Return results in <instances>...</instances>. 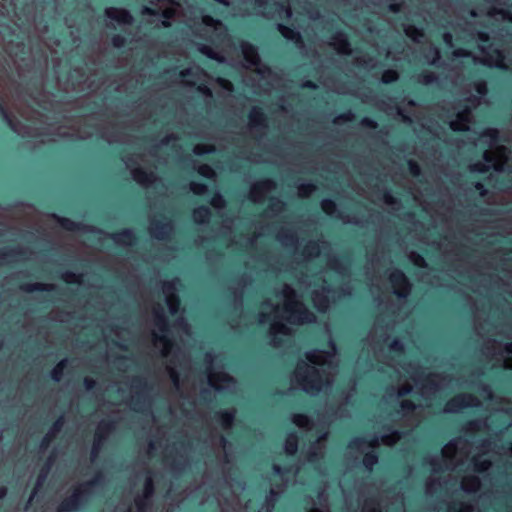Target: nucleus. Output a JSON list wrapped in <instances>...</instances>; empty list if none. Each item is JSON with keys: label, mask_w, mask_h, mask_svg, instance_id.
I'll list each match as a JSON object with an SVG mask.
<instances>
[{"label": "nucleus", "mask_w": 512, "mask_h": 512, "mask_svg": "<svg viewBox=\"0 0 512 512\" xmlns=\"http://www.w3.org/2000/svg\"><path fill=\"white\" fill-rule=\"evenodd\" d=\"M283 306L273 305L270 302H264L261 305L259 321L261 323H270V335L274 346H279L280 335L287 336L291 333L283 321L291 324H303L314 321V315L309 312L304 305L297 299L295 291L288 285H284L282 292Z\"/></svg>", "instance_id": "f257e3e1"}, {"label": "nucleus", "mask_w": 512, "mask_h": 512, "mask_svg": "<svg viewBox=\"0 0 512 512\" xmlns=\"http://www.w3.org/2000/svg\"><path fill=\"white\" fill-rule=\"evenodd\" d=\"M333 355L323 351H313L307 354L312 364L299 363L295 370V379L303 390L310 394L319 392L324 384H330L334 365Z\"/></svg>", "instance_id": "f03ea898"}, {"label": "nucleus", "mask_w": 512, "mask_h": 512, "mask_svg": "<svg viewBox=\"0 0 512 512\" xmlns=\"http://www.w3.org/2000/svg\"><path fill=\"white\" fill-rule=\"evenodd\" d=\"M467 440L457 439L451 441L442 449V458L446 470H454L470 453Z\"/></svg>", "instance_id": "7ed1b4c3"}, {"label": "nucleus", "mask_w": 512, "mask_h": 512, "mask_svg": "<svg viewBox=\"0 0 512 512\" xmlns=\"http://www.w3.org/2000/svg\"><path fill=\"white\" fill-rule=\"evenodd\" d=\"M205 361L208 365L209 384L217 390L230 389L235 385V379L222 370V364L216 361V357L207 354Z\"/></svg>", "instance_id": "20e7f679"}, {"label": "nucleus", "mask_w": 512, "mask_h": 512, "mask_svg": "<svg viewBox=\"0 0 512 512\" xmlns=\"http://www.w3.org/2000/svg\"><path fill=\"white\" fill-rule=\"evenodd\" d=\"M241 49L248 68L252 69L260 77V80L266 81L268 86H273L275 78L270 69L261 63L257 49L249 43H242Z\"/></svg>", "instance_id": "39448f33"}, {"label": "nucleus", "mask_w": 512, "mask_h": 512, "mask_svg": "<svg viewBox=\"0 0 512 512\" xmlns=\"http://www.w3.org/2000/svg\"><path fill=\"white\" fill-rule=\"evenodd\" d=\"M153 314L154 323L157 328V331L153 330V343L156 348L160 349L163 356H167L172 347V343L167 335L163 308L160 305L154 307Z\"/></svg>", "instance_id": "423d86ee"}, {"label": "nucleus", "mask_w": 512, "mask_h": 512, "mask_svg": "<svg viewBox=\"0 0 512 512\" xmlns=\"http://www.w3.org/2000/svg\"><path fill=\"white\" fill-rule=\"evenodd\" d=\"M407 373L416 385H420V389L423 393H430L446 385V377L438 374L428 375L422 380L424 371L414 365H409Z\"/></svg>", "instance_id": "0eeeda50"}, {"label": "nucleus", "mask_w": 512, "mask_h": 512, "mask_svg": "<svg viewBox=\"0 0 512 512\" xmlns=\"http://www.w3.org/2000/svg\"><path fill=\"white\" fill-rule=\"evenodd\" d=\"M485 163H476L471 166L472 171L483 172L486 167H493L496 171H501L508 159V150L504 146H498L495 149L487 150L484 153Z\"/></svg>", "instance_id": "6e6552de"}, {"label": "nucleus", "mask_w": 512, "mask_h": 512, "mask_svg": "<svg viewBox=\"0 0 512 512\" xmlns=\"http://www.w3.org/2000/svg\"><path fill=\"white\" fill-rule=\"evenodd\" d=\"M100 477L101 475H98L94 480L81 484L79 487H77L73 494L61 503L59 507V512H68L76 509L79 505V502L97 484Z\"/></svg>", "instance_id": "1a4fd4ad"}, {"label": "nucleus", "mask_w": 512, "mask_h": 512, "mask_svg": "<svg viewBox=\"0 0 512 512\" xmlns=\"http://www.w3.org/2000/svg\"><path fill=\"white\" fill-rule=\"evenodd\" d=\"M487 356H501L503 358L504 368L512 369V356H505L504 354H512V343L501 345L496 341H488L485 346V352Z\"/></svg>", "instance_id": "9d476101"}, {"label": "nucleus", "mask_w": 512, "mask_h": 512, "mask_svg": "<svg viewBox=\"0 0 512 512\" xmlns=\"http://www.w3.org/2000/svg\"><path fill=\"white\" fill-rule=\"evenodd\" d=\"M479 400L470 394H461L451 399L445 406V412H458L462 408L477 406Z\"/></svg>", "instance_id": "9b49d317"}, {"label": "nucleus", "mask_w": 512, "mask_h": 512, "mask_svg": "<svg viewBox=\"0 0 512 512\" xmlns=\"http://www.w3.org/2000/svg\"><path fill=\"white\" fill-rule=\"evenodd\" d=\"M178 283L179 280L164 282L162 287L171 314H175L179 308V300L175 295Z\"/></svg>", "instance_id": "f8f14e48"}, {"label": "nucleus", "mask_w": 512, "mask_h": 512, "mask_svg": "<svg viewBox=\"0 0 512 512\" xmlns=\"http://www.w3.org/2000/svg\"><path fill=\"white\" fill-rule=\"evenodd\" d=\"M390 282L394 293L400 297H405L410 292V284L406 276L400 271H394L390 274Z\"/></svg>", "instance_id": "ddd939ff"}, {"label": "nucleus", "mask_w": 512, "mask_h": 512, "mask_svg": "<svg viewBox=\"0 0 512 512\" xmlns=\"http://www.w3.org/2000/svg\"><path fill=\"white\" fill-rule=\"evenodd\" d=\"M141 479L143 480V495L135 498V506L137 512H143L146 506V500H148L153 494V479L146 472Z\"/></svg>", "instance_id": "4468645a"}, {"label": "nucleus", "mask_w": 512, "mask_h": 512, "mask_svg": "<svg viewBox=\"0 0 512 512\" xmlns=\"http://www.w3.org/2000/svg\"><path fill=\"white\" fill-rule=\"evenodd\" d=\"M275 183L271 180H264L255 183L250 191V198L253 202H260L264 196L274 190Z\"/></svg>", "instance_id": "2eb2a0df"}, {"label": "nucleus", "mask_w": 512, "mask_h": 512, "mask_svg": "<svg viewBox=\"0 0 512 512\" xmlns=\"http://www.w3.org/2000/svg\"><path fill=\"white\" fill-rule=\"evenodd\" d=\"M149 229H150L151 235L154 238L165 239L172 232V225L166 219H162V220L153 219L151 221Z\"/></svg>", "instance_id": "dca6fc26"}, {"label": "nucleus", "mask_w": 512, "mask_h": 512, "mask_svg": "<svg viewBox=\"0 0 512 512\" xmlns=\"http://www.w3.org/2000/svg\"><path fill=\"white\" fill-rule=\"evenodd\" d=\"M112 424L110 422L102 421L96 430L95 440L92 448V457L95 458L100 450L101 442L106 438L109 432L112 430Z\"/></svg>", "instance_id": "f3484780"}, {"label": "nucleus", "mask_w": 512, "mask_h": 512, "mask_svg": "<svg viewBox=\"0 0 512 512\" xmlns=\"http://www.w3.org/2000/svg\"><path fill=\"white\" fill-rule=\"evenodd\" d=\"M472 121L471 112L469 109H464L457 114L455 120L450 122V127L454 131H465L469 129V124Z\"/></svg>", "instance_id": "a211bd4d"}, {"label": "nucleus", "mask_w": 512, "mask_h": 512, "mask_svg": "<svg viewBox=\"0 0 512 512\" xmlns=\"http://www.w3.org/2000/svg\"><path fill=\"white\" fill-rule=\"evenodd\" d=\"M165 465L170 467L173 471H179L186 465V456L183 453H175L173 455V450L167 451L164 459Z\"/></svg>", "instance_id": "6ab92c4d"}, {"label": "nucleus", "mask_w": 512, "mask_h": 512, "mask_svg": "<svg viewBox=\"0 0 512 512\" xmlns=\"http://www.w3.org/2000/svg\"><path fill=\"white\" fill-rule=\"evenodd\" d=\"M105 15L120 24H131L133 21V17L125 9L110 7L105 10Z\"/></svg>", "instance_id": "aec40b11"}, {"label": "nucleus", "mask_w": 512, "mask_h": 512, "mask_svg": "<svg viewBox=\"0 0 512 512\" xmlns=\"http://www.w3.org/2000/svg\"><path fill=\"white\" fill-rule=\"evenodd\" d=\"M339 54L349 55L352 50L346 36L342 33H337L331 38L329 43Z\"/></svg>", "instance_id": "412c9836"}, {"label": "nucleus", "mask_w": 512, "mask_h": 512, "mask_svg": "<svg viewBox=\"0 0 512 512\" xmlns=\"http://www.w3.org/2000/svg\"><path fill=\"white\" fill-rule=\"evenodd\" d=\"M132 175L135 181L143 186H148L157 180L154 173L144 171L142 168L132 170Z\"/></svg>", "instance_id": "4be33fe9"}, {"label": "nucleus", "mask_w": 512, "mask_h": 512, "mask_svg": "<svg viewBox=\"0 0 512 512\" xmlns=\"http://www.w3.org/2000/svg\"><path fill=\"white\" fill-rule=\"evenodd\" d=\"M265 117L264 114L258 109L253 108L249 115V125L252 130L264 128Z\"/></svg>", "instance_id": "5701e85b"}, {"label": "nucleus", "mask_w": 512, "mask_h": 512, "mask_svg": "<svg viewBox=\"0 0 512 512\" xmlns=\"http://www.w3.org/2000/svg\"><path fill=\"white\" fill-rule=\"evenodd\" d=\"M461 487L466 492H476L480 488V480L477 476H466L461 481Z\"/></svg>", "instance_id": "b1692460"}, {"label": "nucleus", "mask_w": 512, "mask_h": 512, "mask_svg": "<svg viewBox=\"0 0 512 512\" xmlns=\"http://www.w3.org/2000/svg\"><path fill=\"white\" fill-rule=\"evenodd\" d=\"M278 30L285 38L295 41L300 48L304 46L301 35L298 32H295L294 30L281 24L278 25Z\"/></svg>", "instance_id": "393cba45"}, {"label": "nucleus", "mask_w": 512, "mask_h": 512, "mask_svg": "<svg viewBox=\"0 0 512 512\" xmlns=\"http://www.w3.org/2000/svg\"><path fill=\"white\" fill-rule=\"evenodd\" d=\"M312 300L315 307L320 311H325L328 308L329 300L324 291H314L312 294Z\"/></svg>", "instance_id": "a878e982"}, {"label": "nucleus", "mask_w": 512, "mask_h": 512, "mask_svg": "<svg viewBox=\"0 0 512 512\" xmlns=\"http://www.w3.org/2000/svg\"><path fill=\"white\" fill-rule=\"evenodd\" d=\"M202 22L206 26L213 27V29L216 32H218L219 34H223L226 31V28L223 25V23L221 21H219V20H215L211 16H208V15L203 16L202 17Z\"/></svg>", "instance_id": "bb28decb"}, {"label": "nucleus", "mask_w": 512, "mask_h": 512, "mask_svg": "<svg viewBox=\"0 0 512 512\" xmlns=\"http://www.w3.org/2000/svg\"><path fill=\"white\" fill-rule=\"evenodd\" d=\"M433 466V475L430 477L429 481L427 482L426 490L428 493H433L436 490V483L439 482L440 477L437 476L438 473L441 472L440 465H437L436 463H432Z\"/></svg>", "instance_id": "cd10ccee"}, {"label": "nucleus", "mask_w": 512, "mask_h": 512, "mask_svg": "<svg viewBox=\"0 0 512 512\" xmlns=\"http://www.w3.org/2000/svg\"><path fill=\"white\" fill-rule=\"evenodd\" d=\"M277 238L284 246H293L296 242L295 235L290 230H281Z\"/></svg>", "instance_id": "c85d7f7f"}, {"label": "nucleus", "mask_w": 512, "mask_h": 512, "mask_svg": "<svg viewBox=\"0 0 512 512\" xmlns=\"http://www.w3.org/2000/svg\"><path fill=\"white\" fill-rule=\"evenodd\" d=\"M379 445L378 439H373L369 442L363 439H356L351 443V447L355 446L361 452H364L367 448H374Z\"/></svg>", "instance_id": "c756f323"}, {"label": "nucleus", "mask_w": 512, "mask_h": 512, "mask_svg": "<svg viewBox=\"0 0 512 512\" xmlns=\"http://www.w3.org/2000/svg\"><path fill=\"white\" fill-rule=\"evenodd\" d=\"M404 32L409 38H411L415 42H420L421 39L424 37L423 31L412 25L405 26Z\"/></svg>", "instance_id": "7c9ffc66"}, {"label": "nucleus", "mask_w": 512, "mask_h": 512, "mask_svg": "<svg viewBox=\"0 0 512 512\" xmlns=\"http://www.w3.org/2000/svg\"><path fill=\"white\" fill-rule=\"evenodd\" d=\"M210 216V210L207 207H199L194 210L193 218L197 223H205Z\"/></svg>", "instance_id": "2f4dec72"}, {"label": "nucleus", "mask_w": 512, "mask_h": 512, "mask_svg": "<svg viewBox=\"0 0 512 512\" xmlns=\"http://www.w3.org/2000/svg\"><path fill=\"white\" fill-rule=\"evenodd\" d=\"M298 447V438L294 434L288 435L285 441V452L289 455L296 453Z\"/></svg>", "instance_id": "473e14b6"}, {"label": "nucleus", "mask_w": 512, "mask_h": 512, "mask_svg": "<svg viewBox=\"0 0 512 512\" xmlns=\"http://www.w3.org/2000/svg\"><path fill=\"white\" fill-rule=\"evenodd\" d=\"M114 240L122 245H131L134 241V236L131 231H123L122 233L114 235Z\"/></svg>", "instance_id": "72a5a7b5"}, {"label": "nucleus", "mask_w": 512, "mask_h": 512, "mask_svg": "<svg viewBox=\"0 0 512 512\" xmlns=\"http://www.w3.org/2000/svg\"><path fill=\"white\" fill-rule=\"evenodd\" d=\"M107 397L113 401L122 400L125 398L122 388L116 387L115 385L110 386L106 389Z\"/></svg>", "instance_id": "f704fd0d"}, {"label": "nucleus", "mask_w": 512, "mask_h": 512, "mask_svg": "<svg viewBox=\"0 0 512 512\" xmlns=\"http://www.w3.org/2000/svg\"><path fill=\"white\" fill-rule=\"evenodd\" d=\"M321 248L318 243L310 242L304 249L303 255L305 258L316 257L320 254Z\"/></svg>", "instance_id": "c9c22d12"}, {"label": "nucleus", "mask_w": 512, "mask_h": 512, "mask_svg": "<svg viewBox=\"0 0 512 512\" xmlns=\"http://www.w3.org/2000/svg\"><path fill=\"white\" fill-rule=\"evenodd\" d=\"M234 410L224 411L220 413L221 425L224 429H229L234 420Z\"/></svg>", "instance_id": "e433bc0d"}, {"label": "nucleus", "mask_w": 512, "mask_h": 512, "mask_svg": "<svg viewBox=\"0 0 512 512\" xmlns=\"http://www.w3.org/2000/svg\"><path fill=\"white\" fill-rule=\"evenodd\" d=\"M473 506L466 503H452L448 506L447 512H472Z\"/></svg>", "instance_id": "4c0bfd02"}, {"label": "nucleus", "mask_w": 512, "mask_h": 512, "mask_svg": "<svg viewBox=\"0 0 512 512\" xmlns=\"http://www.w3.org/2000/svg\"><path fill=\"white\" fill-rule=\"evenodd\" d=\"M293 422L295 425H297L299 428H305L310 429L311 428V422L310 419L302 414H296L293 416Z\"/></svg>", "instance_id": "58836bf2"}, {"label": "nucleus", "mask_w": 512, "mask_h": 512, "mask_svg": "<svg viewBox=\"0 0 512 512\" xmlns=\"http://www.w3.org/2000/svg\"><path fill=\"white\" fill-rule=\"evenodd\" d=\"M473 463H474L476 470H478L480 472L488 470L489 467L491 466V461L489 459L482 458V457H474Z\"/></svg>", "instance_id": "ea45409f"}, {"label": "nucleus", "mask_w": 512, "mask_h": 512, "mask_svg": "<svg viewBox=\"0 0 512 512\" xmlns=\"http://www.w3.org/2000/svg\"><path fill=\"white\" fill-rule=\"evenodd\" d=\"M488 14L491 16V17H495V18H501L502 20H508L510 22H512V13L510 12H507L503 9H496V8H492Z\"/></svg>", "instance_id": "a19ab883"}, {"label": "nucleus", "mask_w": 512, "mask_h": 512, "mask_svg": "<svg viewBox=\"0 0 512 512\" xmlns=\"http://www.w3.org/2000/svg\"><path fill=\"white\" fill-rule=\"evenodd\" d=\"M166 369L176 389H179V375L176 369V365L171 361L167 364Z\"/></svg>", "instance_id": "79ce46f5"}, {"label": "nucleus", "mask_w": 512, "mask_h": 512, "mask_svg": "<svg viewBox=\"0 0 512 512\" xmlns=\"http://www.w3.org/2000/svg\"><path fill=\"white\" fill-rule=\"evenodd\" d=\"M457 57H471L473 59L474 63L479 62L478 57L474 56L470 51L462 49V48L456 49L453 51L452 58H457Z\"/></svg>", "instance_id": "37998d69"}, {"label": "nucleus", "mask_w": 512, "mask_h": 512, "mask_svg": "<svg viewBox=\"0 0 512 512\" xmlns=\"http://www.w3.org/2000/svg\"><path fill=\"white\" fill-rule=\"evenodd\" d=\"M50 289H53V285L34 283V284H27V285L23 286V290H25L27 292H33L35 290H50Z\"/></svg>", "instance_id": "c03bdc74"}, {"label": "nucleus", "mask_w": 512, "mask_h": 512, "mask_svg": "<svg viewBox=\"0 0 512 512\" xmlns=\"http://www.w3.org/2000/svg\"><path fill=\"white\" fill-rule=\"evenodd\" d=\"M66 362H67L66 360L60 361L57 364V366L52 370V378L55 379L56 381L60 380L63 370L66 366Z\"/></svg>", "instance_id": "a18cd8bd"}, {"label": "nucleus", "mask_w": 512, "mask_h": 512, "mask_svg": "<svg viewBox=\"0 0 512 512\" xmlns=\"http://www.w3.org/2000/svg\"><path fill=\"white\" fill-rule=\"evenodd\" d=\"M362 512H381L379 504L374 500H367L364 503Z\"/></svg>", "instance_id": "49530a36"}, {"label": "nucleus", "mask_w": 512, "mask_h": 512, "mask_svg": "<svg viewBox=\"0 0 512 512\" xmlns=\"http://www.w3.org/2000/svg\"><path fill=\"white\" fill-rule=\"evenodd\" d=\"M176 11H177L176 7L171 6V7L165 8L163 10L162 14H163L165 19H170V18H172L175 15ZM162 25L164 27H168V26H170V23L167 20H164L162 22Z\"/></svg>", "instance_id": "de8ad7c7"}, {"label": "nucleus", "mask_w": 512, "mask_h": 512, "mask_svg": "<svg viewBox=\"0 0 512 512\" xmlns=\"http://www.w3.org/2000/svg\"><path fill=\"white\" fill-rule=\"evenodd\" d=\"M378 461V458L373 453H366L363 458V464L365 467H367L369 470L372 469L373 465L376 464Z\"/></svg>", "instance_id": "09e8293b"}, {"label": "nucleus", "mask_w": 512, "mask_h": 512, "mask_svg": "<svg viewBox=\"0 0 512 512\" xmlns=\"http://www.w3.org/2000/svg\"><path fill=\"white\" fill-rule=\"evenodd\" d=\"M315 188L316 187L314 185H311V184L300 185L298 187V195L300 197H307V196H309L315 190Z\"/></svg>", "instance_id": "8fccbe9b"}, {"label": "nucleus", "mask_w": 512, "mask_h": 512, "mask_svg": "<svg viewBox=\"0 0 512 512\" xmlns=\"http://www.w3.org/2000/svg\"><path fill=\"white\" fill-rule=\"evenodd\" d=\"M400 435L398 432H394L390 435H386L382 437V443L388 446L394 445L397 441H399Z\"/></svg>", "instance_id": "3c124183"}, {"label": "nucleus", "mask_w": 512, "mask_h": 512, "mask_svg": "<svg viewBox=\"0 0 512 512\" xmlns=\"http://www.w3.org/2000/svg\"><path fill=\"white\" fill-rule=\"evenodd\" d=\"M63 424H64V420L63 418H59L53 425L51 431L46 435V438H53L55 437V435L61 430V428L63 427Z\"/></svg>", "instance_id": "603ef678"}, {"label": "nucleus", "mask_w": 512, "mask_h": 512, "mask_svg": "<svg viewBox=\"0 0 512 512\" xmlns=\"http://www.w3.org/2000/svg\"><path fill=\"white\" fill-rule=\"evenodd\" d=\"M398 79V73L394 70H387L382 75V81L384 83H391Z\"/></svg>", "instance_id": "864d4df0"}, {"label": "nucleus", "mask_w": 512, "mask_h": 512, "mask_svg": "<svg viewBox=\"0 0 512 512\" xmlns=\"http://www.w3.org/2000/svg\"><path fill=\"white\" fill-rule=\"evenodd\" d=\"M426 58L429 63L434 64L437 60L440 59V51L436 47H432L426 54Z\"/></svg>", "instance_id": "5fc2aeb1"}, {"label": "nucleus", "mask_w": 512, "mask_h": 512, "mask_svg": "<svg viewBox=\"0 0 512 512\" xmlns=\"http://www.w3.org/2000/svg\"><path fill=\"white\" fill-rule=\"evenodd\" d=\"M323 211L327 214H332L336 210V205L331 200H323L321 203Z\"/></svg>", "instance_id": "6e6d98bb"}, {"label": "nucleus", "mask_w": 512, "mask_h": 512, "mask_svg": "<svg viewBox=\"0 0 512 512\" xmlns=\"http://www.w3.org/2000/svg\"><path fill=\"white\" fill-rule=\"evenodd\" d=\"M409 259L411 260V262H413L415 265H417L419 267L425 266L424 258L415 252L410 253Z\"/></svg>", "instance_id": "4d7b16f0"}, {"label": "nucleus", "mask_w": 512, "mask_h": 512, "mask_svg": "<svg viewBox=\"0 0 512 512\" xmlns=\"http://www.w3.org/2000/svg\"><path fill=\"white\" fill-rule=\"evenodd\" d=\"M198 172L202 175V176H205V177H208V178H211L215 175V172L213 171V169L208 166V165H201L199 168H198Z\"/></svg>", "instance_id": "13d9d810"}, {"label": "nucleus", "mask_w": 512, "mask_h": 512, "mask_svg": "<svg viewBox=\"0 0 512 512\" xmlns=\"http://www.w3.org/2000/svg\"><path fill=\"white\" fill-rule=\"evenodd\" d=\"M437 80V76L433 72H426L421 75V82L424 84H430Z\"/></svg>", "instance_id": "bf43d9fd"}, {"label": "nucleus", "mask_w": 512, "mask_h": 512, "mask_svg": "<svg viewBox=\"0 0 512 512\" xmlns=\"http://www.w3.org/2000/svg\"><path fill=\"white\" fill-rule=\"evenodd\" d=\"M190 189L192 190L193 193H195L197 195H201V194H204L206 192L207 188L203 184L192 182L190 184Z\"/></svg>", "instance_id": "052dcab7"}, {"label": "nucleus", "mask_w": 512, "mask_h": 512, "mask_svg": "<svg viewBox=\"0 0 512 512\" xmlns=\"http://www.w3.org/2000/svg\"><path fill=\"white\" fill-rule=\"evenodd\" d=\"M212 150V146L205 144H198L194 147V153L198 155L211 152Z\"/></svg>", "instance_id": "680f3d73"}, {"label": "nucleus", "mask_w": 512, "mask_h": 512, "mask_svg": "<svg viewBox=\"0 0 512 512\" xmlns=\"http://www.w3.org/2000/svg\"><path fill=\"white\" fill-rule=\"evenodd\" d=\"M356 63L360 65H364L366 67H373L375 65L374 59L371 57H357Z\"/></svg>", "instance_id": "e2e57ef3"}, {"label": "nucleus", "mask_w": 512, "mask_h": 512, "mask_svg": "<svg viewBox=\"0 0 512 512\" xmlns=\"http://www.w3.org/2000/svg\"><path fill=\"white\" fill-rule=\"evenodd\" d=\"M60 224L62 227H64L65 229L67 230H71V231H74L76 229H78L79 225L70 221L69 219H61L60 220Z\"/></svg>", "instance_id": "0e129e2a"}, {"label": "nucleus", "mask_w": 512, "mask_h": 512, "mask_svg": "<svg viewBox=\"0 0 512 512\" xmlns=\"http://www.w3.org/2000/svg\"><path fill=\"white\" fill-rule=\"evenodd\" d=\"M224 200L220 195H216L211 200V205L217 209H221L224 207Z\"/></svg>", "instance_id": "69168bd1"}, {"label": "nucleus", "mask_w": 512, "mask_h": 512, "mask_svg": "<svg viewBox=\"0 0 512 512\" xmlns=\"http://www.w3.org/2000/svg\"><path fill=\"white\" fill-rule=\"evenodd\" d=\"M269 209L273 212H279L283 209V203L279 200H272Z\"/></svg>", "instance_id": "338daca9"}, {"label": "nucleus", "mask_w": 512, "mask_h": 512, "mask_svg": "<svg viewBox=\"0 0 512 512\" xmlns=\"http://www.w3.org/2000/svg\"><path fill=\"white\" fill-rule=\"evenodd\" d=\"M475 89L481 95H484V94L487 93V86H486V83L484 81H480V82L476 83L475 84Z\"/></svg>", "instance_id": "774afa93"}]
</instances>
